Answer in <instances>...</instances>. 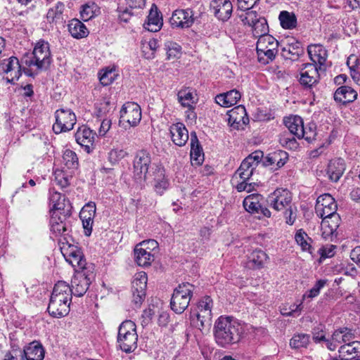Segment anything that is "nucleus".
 Masks as SVG:
<instances>
[{"instance_id": "nucleus-28", "label": "nucleus", "mask_w": 360, "mask_h": 360, "mask_svg": "<svg viewBox=\"0 0 360 360\" xmlns=\"http://www.w3.org/2000/svg\"><path fill=\"white\" fill-rule=\"evenodd\" d=\"M284 124L288 129L289 132L297 139H302L304 136L303 120L298 115H292L284 119Z\"/></svg>"}, {"instance_id": "nucleus-55", "label": "nucleus", "mask_w": 360, "mask_h": 360, "mask_svg": "<svg viewBox=\"0 0 360 360\" xmlns=\"http://www.w3.org/2000/svg\"><path fill=\"white\" fill-rule=\"evenodd\" d=\"M326 283L327 280L324 279L317 281L314 287L303 295L302 301L303 302L306 298L312 299L317 297L319 295L321 290L326 285Z\"/></svg>"}, {"instance_id": "nucleus-38", "label": "nucleus", "mask_w": 360, "mask_h": 360, "mask_svg": "<svg viewBox=\"0 0 360 360\" xmlns=\"http://www.w3.org/2000/svg\"><path fill=\"white\" fill-rule=\"evenodd\" d=\"M134 252L135 261L140 266H148L155 259L154 254L143 248L136 246Z\"/></svg>"}, {"instance_id": "nucleus-29", "label": "nucleus", "mask_w": 360, "mask_h": 360, "mask_svg": "<svg viewBox=\"0 0 360 360\" xmlns=\"http://www.w3.org/2000/svg\"><path fill=\"white\" fill-rule=\"evenodd\" d=\"M241 98V94L236 89L220 94L215 97V101L219 105L229 108L236 105Z\"/></svg>"}, {"instance_id": "nucleus-43", "label": "nucleus", "mask_w": 360, "mask_h": 360, "mask_svg": "<svg viewBox=\"0 0 360 360\" xmlns=\"http://www.w3.org/2000/svg\"><path fill=\"white\" fill-rule=\"evenodd\" d=\"M354 338V333L351 329L346 327L335 330L332 335L333 341L338 344H347L352 342Z\"/></svg>"}, {"instance_id": "nucleus-61", "label": "nucleus", "mask_w": 360, "mask_h": 360, "mask_svg": "<svg viewBox=\"0 0 360 360\" xmlns=\"http://www.w3.org/2000/svg\"><path fill=\"white\" fill-rule=\"evenodd\" d=\"M96 109L98 112V116L102 117L105 115L110 110L114 108V104H111L110 101L107 98H103L99 103L96 104Z\"/></svg>"}, {"instance_id": "nucleus-10", "label": "nucleus", "mask_w": 360, "mask_h": 360, "mask_svg": "<svg viewBox=\"0 0 360 360\" xmlns=\"http://www.w3.org/2000/svg\"><path fill=\"white\" fill-rule=\"evenodd\" d=\"M56 122L53 124V131L58 134L73 129L77 122L76 115L70 108H60L55 112Z\"/></svg>"}, {"instance_id": "nucleus-7", "label": "nucleus", "mask_w": 360, "mask_h": 360, "mask_svg": "<svg viewBox=\"0 0 360 360\" xmlns=\"http://www.w3.org/2000/svg\"><path fill=\"white\" fill-rule=\"evenodd\" d=\"M195 286L189 283H182L172 294L170 307L176 314H182L188 307Z\"/></svg>"}, {"instance_id": "nucleus-14", "label": "nucleus", "mask_w": 360, "mask_h": 360, "mask_svg": "<svg viewBox=\"0 0 360 360\" xmlns=\"http://www.w3.org/2000/svg\"><path fill=\"white\" fill-rule=\"evenodd\" d=\"M264 198L259 193H252L248 195L243 200V207L245 210L252 214H258V217L261 216L266 217H271V212L266 207L262 206Z\"/></svg>"}, {"instance_id": "nucleus-3", "label": "nucleus", "mask_w": 360, "mask_h": 360, "mask_svg": "<svg viewBox=\"0 0 360 360\" xmlns=\"http://www.w3.org/2000/svg\"><path fill=\"white\" fill-rule=\"evenodd\" d=\"M44 41H39L32 52L25 53L21 58L23 72L29 77H34L41 72L44 66Z\"/></svg>"}, {"instance_id": "nucleus-11", "label": "nucleus", "mask_w": 360, "mask_h": 360, "mask_svg": "<svg viewBox=\"0 0 360 360\" xmlns=\"http://www.w3.org/2000/svg\"><path fill=\"white\" fill-rule=\"evenodd\" d=\"M120 123L124 127H134L139 124L141 120V107L134 102L124 103L120 110Z\"/></svg>"}, {"instance_id": "nucleus-48", "label": "nucleus", "mask_w": 360, "mask_h": 360, "mask_svg": "<svg viewBox=\"0 0 360 360\" xmlns=\"http://www.w3.org/2000/svg\"><path fill=\"white\" fill-rule=\"evenodd\" d=\"M63 159L67 168L75 170L79 167V160L76 153L70 149H65L63 152Z\"/></svg>"}, {"instance_id": "nucleus-42", "label": "nucleus", "mask_w": 360, "mask_h": 360, "mask_svg": "<svg viewBox=\"0 0 360 360\" xmlns=\"http://www.w3.org/2000/svg\"><path fill=\"white\" fill-rule=\"evenodd\" d=\"M46 309L51 316L54 318H61L69 313L70 307L68 304H61L56 302V300L50 299Z\"/></svg>"}, {"instance_id": "nucleus-20", "label": "nucleus", "mask_w": 360, "mask_h": 360, "mask_svg": "<svg viewBox=\"0 0 360 360\" xmlns=\"http://www.w3.org/2000/svg\"><path fill=\"white\" fill-rule=\"evenodd\" d=\"M69 225L65 221V214L51 215L50 231L54 237L60 236V239L69 236Z\"/></svg>"}, {"instance_id": "nucleus-47", "label": "nucleus", "mask_w": 360, "mask_h": 360, "mask_svg": "<svg viewBox=\"0 0 360 360\" xmlns=\"http://www.w3.org/2000/svg\"><path fill=\"white\" fill-rule=\"evenodd\" d=\"M310 342V335L304 333L295 334L290 340V346L292 349L306 348Z\"/></svg>"}, {"instance_id": "nucleus-50", "label": "nucleus", "mask_w": 360, "mask_h": 360, "mask_svg": "<svg viewBox=\"0 0 360 360\" xmlns=\"http://www.w3.org/2000/svg\"><path fill=\"white\" fill-rule=\"evenodd\" d=\"M300 44L296 42L295 45H286L281 49V55L285 59L295 60L299 57L302 50L300 47Z\"/></svg>"}, {"instance_id": "nucleus-52", "label": "nucleus", "mask_w": 360, "mask_h": 360, "mask_svg": "<svg viewBox=\"0 0 360 360\" xmlns=\"http://www.w3.org/2000/svg\"><path fill=\"white\" fill-rule=\"evenodd\" d=\"M53 181L61 188L68 187L70 185V175L64 170L56 169L53 173Z\"/></svg>"}, {"instance_id": "nucleus-64", "label": "nucleus", "mask_w": 360, "mask_h": 360, "mask_svg": "<svg viewBox=\"0 0 360 360\" xmlns=\"http://www.w3.org/2000/svg\"><path fill=\"white\" fill-rule=\"evenodd\" d=\"M302 310V301L300 304H298L295 309H291V307L288 308L286 306H284L281 308V313L284 316H294L297 314V315H300Z\"/></svg>"}, {"instance_id": "nucleus-33", "label": "nucleus", "mask_w": 360, "mask_h": 360, "mask_svg": "<svg viewBox=\"0 0 360 360\" xmlns=\"http://www.w3.org/2000/svg\"><path fill=\"white\" fill-rule=\"evenodd\" d=\"M44 349L43 346L37 341L29 344L23 350V355L27 360H42L44 357Z\"/></svg>"}, {"instance_id": "nucleus-41", "label": "nucleus", "mask_w": 360, "mask_h": 360, "mask_svg": "<svg viewBox=\"0 0 360 360\" xmlns=\"http://www.w3.org/2000/svg\"><path fill=\"white\" fill-rule=\"evenodd\" d=\"M162 25V17L160 16L157 8L155 7V10L152 8L148 14V20L144 23L145 29L150 32H157L160 30Z\"/></svg>"}, {"instance_id": "nucleus-9", "label": "nucleus", "mask_w": 360, "mask_h": 360, "mask_svg": "<svg viewBox=\"0 0 360 360\" xmlns=\"http://www.w3.org/2000/svg\"><path fill=\"white\" fill-rule=\"evenodd\" d=\"M22 72L21 61L15 56L0 61V74L7 83L15 84L21 76Z\"/></svg>"}, {"instance_id": "nucleus-25", "label": "nucleus", "mask_w": 360, "mask_h": 360, "mask_svg": "<svg viewBox=\"0 0 360 360\" xmlns=\"http://www.w3.org/2000/svg\"><path fill=\"white\" fill-rule=\"evenodd\" d=\"M357 92L354 89L342 85L335 90L333 98L337 103L345 105L354 102L357 98Z\"/></svg>"}, {"instance_id": "nucleus-8", "label": "nucleus", "mask_w": 360, "mask_h": 360, "mask_svg": "<svg viewBox=\"0 0 360 360\" xmlns=\"http://www.w3.org/2000/svg\"><path fill=\"white\" fill-rule=\"evenodd\" d=\"M150 165L151 155L148 151L140 150L136 152L133 161V177L137 182L142 183L146 180Z\"/></svg>"}, {"instance_id": "nucleus-16", "label": "nucleus", "mask_w": 360, "mask_h": 360, "mask_svg": "<svg viewBox=\"0 0 360 360\" xmlns=\"http://www.w3.org/2000/svg\"><path fill=\"white\" fill-rule=\"evenodd\" d=\"M337 203L329 193H325L318 197L315 206V212L319 217H326L337 213Z\"/></svg>"}, {"instance_id": "nucleus-53", "label": "nucleus", "mask_w": 360, "mask_h": 360, "mask_svg": "<svg viewBox=\"0 0 360 360\" xmlns=\"http://www.w3.org/2000/svg\"><path fill=\"white\" fill-rule=\"evenodd\" d=\"M278 52V47L268 48L262 51H257L258 60L262 64L272 61Z\"/></svg>"}, {"instance_id": "nucleus-27", "label": "nucleus", "mask_w": 360, "mask_h": 360, "mask_svg": "<svg viewBox=\"0 0 360 360\" xmlns=\"http://www.w3.org/2000/svg\"><path fill=\"white\" fill-rule=\"evenodd\" d=\"M308 54L313 64H319V68L325 65L327 59V51L320 44H311L307 48Z\"/></svg>"}, {"instance_id": "nucleus-37", "label": "nucleus", "mask_w": 360, "mask_h": 360, "mask_svg": "<svg viewBox=\"0 0 360 360\" xmlns=\"http://www.w3.org/2000/svg\"><path fill=\"white\" fill-rule=\"evenodd\" d=\"M190 155L191 160L195 161L198 165H200L203 161L204 154L202 148L195 131L191 133Z\"/></svg>"}, {"instance_id": "nucleus-17", "label": "nucleus", "mask_w": 360, "mask_h": 360, "mask_svg": "<svg viewBox=\"0 0 360 360\" xmlns=\"http://www.w3.org/2000/svg\"><path fill=\"white\" fill-rule=\"evenodd\" d=\"M96 133L86 125L79 127L75 134L76 142L90 153L94 148Z\"/></svg>"}, {"instance_id": "nucleus-34", "label": "nucleus", "mask_w": 360, "mask_h": 360, "mask_svg": "<svg viewBox=\"0 0 360 360\" xmlns=\"http://www.w3.org/2000/svg\"><path fill=\"white\" fill-rule=\"evenodd\" d=\"M345 170V161L342 158L331 160L328 166L327 173L331 181L337 182Z\"/></svg>"}, {"instance_id": "nucleus-60", "label": "nucleus", "mask_w": 360, "mask_h": 360, "mask_svg": "<svg viewBox=\"0 0 360 360\" xmlns=\"http://www.w3.org/2000/svg\"><path fill=\"white\" fill-rule=\"evenodd\" d=\"M127 155V152L124 149L113 148L108 153V160L112 165H115Z\"/></svg>"}, {"instance_id": "nucleus-22", "label": "nucleus", "mask_w": 360, "mask_h": 360, "mask_svg": "<svg viewBox=\"0 0 360 360\" xmlns=\"http://www.w3.org/2000/svg\"><path fill=\"white\" fill-rule=\"evenodd\" d=\"M178 101L180 103L183 108H187V117L190 119H195L196 114L193 111L195 109L194 105L195 103L193 92L188 89H181L177 94Z\"/></svg>"}, {"instance_id": "nucleus-2", "label": "nucleus", "mask_w": 360, "mask_h": 360, "mask_svg": "<svg viewBox=\"0 0 360 360\" xmlns=\"http://www.w3.org/2000/svg\"><path fill=\"white\" fill-rule=\"evenodd\" d=\"M268 205L277 212H282L286 224L292 225L297 218V207L292 202V194L286 188H279L267 198Z\"/></svg>"}, {"instance_id": "nucleus-12", "label": "nucleus", "mask_w": 360, "mask_h": 360, "mask_svg": "<svg viewBox=\"0 0 360 360\" xmlns=\"http://www.w3.org/2000/svg\"><path fill=\"white\" fill-rule=\"evenodd\" d=\"M213 300L208 296L202 297L197 304V320L199 322L197 326L204 328L211 326L212 319Z\"/></svg>"}, {"instance_id": "nucleus-23", "label": "nucleus", "mask_w": 360, "mask_h": 360, "mask_svg": "<svg viewBox=\"0 0 360 360\" xmlns=\"http://www.w3.org/2000/svg\"><path fill=\"white\" fill-rule=\"evenodd\" d=\"M169 132L173 143L178 146H184L188 140V131L185 125L181 122L172 124Z\"/></svg>"}, {"instance_id": "nucleus-40", "label": "nucleus", "mask_w": 360, "mask_h": 360, "mask_svg": "<svg viewBox=\"0 0 360 360\" xmlns=\"http://www.w3.org/2000/svg\"><path fill=\"white\" fill-rule=\"evenodd\" d=\"M256 167L254 165H251L245 160L240 164L239 168L235 172L233 176V181L240 179L243 181H249L250 177L253 175Z\"/></svg>"}, {"instance_id": "nucleus-19", "label": "nucleus", "mask_w": 360, "mask_h": 360, "mask_svg": "<svg viewBox=\"0 0 360 360\" xmlns=\"http://www.w3.org/2000/svg\"><path fill=\"white\" fill-rule=\"evenodd\" d=\"M300 71V82L306 88H311L319 80V70L316 65L304 63Z\"/></svg>"}, {"instance_id": "nucleus-5", "label": "nucleus", "mask_w": 360, "mask_h": 360, "mask_svg": "<svg viewBox=\"0 0 360 360\" xmlns=\"http://www.w3.org/2000/svg\"><path fill=\"white\" fill-rule=\"evenodd\" d=\"M138 335L135 323L130 320L123 321L119 327L117 344L126 353L134 352L137 347Z\"/></svg>"}, {"instance_id": "nucleus-31", "label": "nucleus", "mask_w": 360, "mask_h": 360, "mask_svg": "<svg viewBox=\"0 0 360 360\" xmlns=\"http://www.w3.org/2000/svg\"><path fill=\"white\" fill-rule=\"evenodd\" d=\"M50 214L58 215L65 214V198L60 193L53 192L49 198Z\"/></svg>"}, {"instance_id": "nucleus-32", "label": "nucleus", "mask_w": 360, "mask_h": 360, "mask_svg": "<svg viewBox=\"0 0 360 360\" xmlns=\"http://www.w3.org/2000/svg\"><path fill=\"white\" fill-rule=\"evenodd\" d=\"M154 174L155 191L159 195H162L169 187V181L165 178V171L161 165H156Z\"/></svg>"}, {"instance_id": "nucleus-49", "label": "nucleus", "mask_w": 360, "mask_h": 360, "mask_svg": "<svg viewBox=\"0 0 360 360\" xmlns=\"http://www.w3.org/2000/svg\"><path fill=\"white\" fill-rule=\"evenodd\" d=\"M165 50L168 60L179 58L181 55V46L172 41H165Z\"/></svg>"}, {"instance_id": "nucleus-26", "label": "nucleus", "mask_w": 360, "mask_h": 360, "mask_svg": "<svg viewBox=\"0 0 360 360\" xmlns=\"http://www.w3.org/2000/svg\"><path fill=\"white\" fill-rule=\"evenodd\" d=\"M321 229L323 236L327 238L334 234L340 224V217L338 213L333 214L329 217H321Z\"/></svg>"}, {"instance_id": "nucleus-6", "label": "nucleus", "mask_w": 360, "mask_h": 360, "mask_svg": "<svg viewBox=\"0 0 360 360\" xmlns=\"http://www.w3.org/2000/svg\"><path fill=\"white\" fill-rule=\"evenodd\" d=\"M95 278V266L89 264L84 269L75 271L71 281L72 295L83 296L89 288L90 284Z\"/></svg>"}, {"instance_id": "nucleus-1", "label": "nucleus", "mask_w": 360, "mask_h": 360, "mask_svg": "<svg viewBox=\"0 0 360 360\" xmlns=\"http://www.w3.org/2000/svg\"><path fill=\"white\" fill-rule=\"evenodd\" d=\"M213 333L218 346L229 348L241 340L244 328L236 319L221 316L215 321Z\"/></svg>"}, {"instance_id": "nucleus-21", "label": "nucleus", "mask_w": 360, "mask_h": 360, "mask_svg": "<svg viewBox=\"0 0 360 360\" xmlns=\"http://www.w3.org/2000/svg\"><path fill=\"white\" fill-rule=\"evenodd\" d=\"M210 8L215 17L221 21L228 20L233 11V6L229 0H212Z\"/></svg>"}, {"instance_id": "nucleus-36", "label": "nucleus", "mask_w": 360, "mask_h": 360, "mask_svg": "<svg viewBox=\"0 0 360 360\" xmlns=\"http://www.w3.org/2000/svg\"><path fill=\"white\" fill-rule=\"evenodd\" d=\"M68 30L72 37L78 39L87 37L89 33L85 25L77 18L69 22Z\"/></svg>"}, {"instance_id": "nucleus-44", "label": "nucleus", "mask_w": 360, "mask_h": 360, "mask_svg": "<svg viewBox=\"0 0 360 360\" xmlns=\"http://www.w3.org/2000/svg\"><path fill=\"white\" fill-rule=\"evenodd\" d=\"M251 27L253 36L256 38L259 39L264 35H269L268 34L269 26L264 18L258 15L257 20L254 22Z\"/></svg>"}, {"instance_id": "nucleus-18", "label": "nucleus", "mask_w": 360, "mask_h": 360, "mask_svg": "<svg viewBox=\"0 0 360 360\" xmlns=\"http://www.w3.org/2000/svg\"><path fill=\"white\" fill-rule=\"evenodd\" d=\"M228 124L234 129H243L249 123V118L243 105H238L228 112Z\"/></svg>"}, {"instance_id": "nucleus-62", "label": "nucleus", "mask_w": 360, "mask_h": 360, "mask_svg": "<svg viewBox=\"0 0 360 360\" xmlns=\"http://www.w3.org/2000/svg\"><path fill=\"white\" fill-rule=\"evenodd\" d=\"M63 9V4L58 2L54 8H51L49 9L48 13H46V18L51 19L52 21L60 19Z\"/></svg>"}, {"instance_id": "nucleus-35", "label": "nucleus", "mask_w": 360, "mask_h": 360, "mask_svg": "<svg viewBox=\"0 0 360 360\" xmlns=\"http://www.w3.org/2000/svg\"><path fill=\"white\" fill-rule=\"evenodd\" d=\"M338 353L341 360H348V357L360 356V341L352 340L341 345L338 349Z\"/></svg>"}, {"instance_id": "nucleus-58", "label": "nucleus", "mask_w": 360, "mask_h": 360, "mask_svg": "<svg viewBox=\"0 0 360 360\" xmlns=\"http://www.w3.org/2000/svg\"><path fill=\"white\" fill-rule=\"evenodd\" d=\"M72 295L70 286L64 281H58L55 284L51 296Z\"/></svg>"}, {"instance_id": "nucleus-57", "label": "nucleus", "mask_w": 360, "mask_h": 360, "mask_svg": "<svg viewBox=\"0 0 360 360\" xmlns=\"http://www.w3.org/2000/svg\"><path fill=\"white\" fill-rule=\"evenodd\" d=\"M96 204L94 202L86 203L81 210L79 217L81 219H94L96 214Z\"/></svg>"}, {"instance_id": "nucleus-24", "label": "nucleus", "mask_w": 360, "mask_h": 360, "mask_svg": "<svg viewBox=\"0 0 360 360\" xmlns=\"http://www.w3.org/2000/svg\"><path fill=\"white\" fill-rule=\"evenodd\" d=\"M288 160L287 152L281 150L274 151L265 157L263 165L264 166H271V169L276 170L282 167Z\"/></svg>"}, {"instance_id": "nucleus-39", "label": "nucleus", "mask_w": 360, "mask_h": 360, "mask_svg": "<svg viewBox=\"0 0 360 360\" xmlns=\"http://www.w3.org/2000/svg\"><path fill=\"white\" fill-rule=\"evenodd\" d=\"M295 240L302 251L307 252L311 255L313 253L314 248L311 245L313 240L303 229H301L296 231Z\"/></svg>"}, {"instance_id": "nucleus-45", "label": "nucleus", "mask_w": 360, "mask_h": 360, "mask_svg": "<svg viewBox=\"0 0 360 360\" xmlns=\"http://www.w3.org/2000/svg\"><path fill=\"white\" fill-rule=\"evenodd\" d=\"M278 19L281 27L284 29L291 30L297 25V17L294 13L283 11L280 13Z\"/></svg>"}, {"instance_id": "nucleus-46", "label": "nucleus", "mask_w": 360, "mask_h": 360, "mask_svg": "<svg viewBox=\"0 0 360 360\" xmlns=\"http://www.w3.org/2000/svg\"><path fill=\"white\" fill-rule=\"evenodd\" d=\"M99 13V8L94 2H88L82 6L80 17L83 21H88Z\"/></svg>"}, {"instance_id": "nucleus-63", "label": "nucleus", "mask_w": 360, "mask_h": 360, "mask_svg": "<svg viewBox=\"0 0 360 360\" xmlns=\"http://www.w3.org/2000/svg\"><path fill=\"white\" fill-rule=\"evenodd\" d=\"M236 181L237 184L235 187L238 192L246 191L250 193L254 191L255 189V186H257L256 183H249L248 181L241 180L240 182L238 180H236Z\"/></svg>"}, {"instance_id": "nucleus-51", "label": "nucleus", "mask_w": 360, "mask_h": 360, "mask_svg": "<svg viewBox=\"0 0 360 360\" xmlns=\"http://www.w3.org/2000/svg\"><path fill=\"white\" fill-rule=\"evenodd\" d=\"M278 41L271 35H264L259 37L257 42V51H262V50L268 48L278 47Z\"/></svg>"}, {"instance_id": "nucleus-59", "label": "nucleus", "mask_w": 360, "mask_h": 360, "mask_svg": "<svg viewBox=\"0 0 360 360\" xmlns=\"http://www.w3.org/2000/svg\"><path fill=\"white\" fill-rule=\"evenodd\" d=\"M245 10V12L240 14L238 17L244 25L252 27L254 22L257 20L258 14L256 11H252L250 9Z\"/></svg>"}, {"instance_id": "nucleus-4", "label": "nucleus", "mask_w": 360, "mask_h": 360, "mask_svg": "<svg viewBox=\"0 0 360 360\" xmlns=\"http://www.w3.org/2000/svg\"><path fill=\"white\" fill-rule=\"evenodd\" d=\"M60 249L62 255L73 268L74 270H82L87 267L89 264H94L87 262L81 248L74 243L72 237H65L59 240Z\"/></svg>"}, {"instance_id": "nucleus-13", "label": "nucleus", "mask_w": 360, "mask_h": 360, "mask_svg": "<svg viewBox=\"0 0 360 360\" xmlns=\"http://www.w3.org/2000/svg\"><path fill=\"white\" fill-rule=\"evenodd\" d=\"M147 280V274L144 271L138 272L134 276L131 282L132 302L137 307L145 300Z\"/></svg>"}, {"instance_id": "nucleus-30", "label": "nucleus", "mask_w": 360, "mask_h": 360, "mask_svg": "<svg viewBox=\"0 0 360 360\" xmlns=\"http://www.w3.org/2000/svg\"><path fill=\"white\" fill-rule=\"evenodd\" d=\"M268 255L260 249L254 250L248 257L247 266L250 269H259L264 266Z\"/></svg>"}, {"instance_id": "nucleus-54", "label": "nucleus", "mask_w": 360, "mask_h": 360, "mask_svg": "<svg viewBox=\"0 0 360 360\" xmlns=\"http://www.w3.org/2000/svg\"><path fill=\"white\" fill-rule=\"evenodd\" d=\"M292 135L293 134L288 132H283L280 134L279 143L281 145L288 149H296L298 146V143Z\"/></svg>"}, {"instance_id": "nucleus-56", "label": "nucleus", "mask_w": 360, "mask_h": 360, "mask_svg": "<svg viewBox=\"0 0 360 360\" xmlns=\"http://www.w3.org/2000/svg\"><path fill=\"white\" fill-rule=\"evenodd\" d=\"M117 74L113 69H105L99 74V80L102 85L108 86L115 79Z\"/></svg>"}, {"instance_id": "nucleus-15", "label": "nucleus", "mask_w": 360, "mask_h": 360, "mask_svg": "<svg viewBox=\"0 0 360 360\" xmlns=\"http://www.w3.org/2000/svg\"><path fill=\"white\" fill-rule=\"evenodd\" d=\"M194 22V13L190 8L175 10L169 19V22L173 28H189Z\"/></svg>"}]
</instances>
